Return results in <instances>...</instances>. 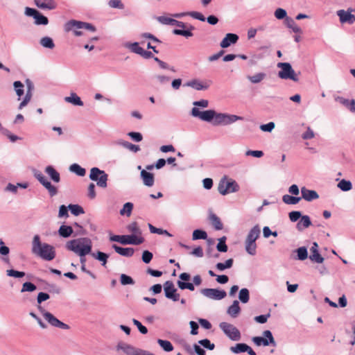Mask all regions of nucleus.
<instances>
[{
  "instance_id": "obj_57",
  "label": "nucleus",
  "mask_w": 355,
  "mask_h": 355,
  "mask_svg": "<svg viewBox=\"0 0 355 355\" xmlns=\"http://www.w3.org/2000/svg\"><path fill=\"white\" fill-rule=\"evenodd\" d=\"M225 186H226L229 193L236 192L239 190V186L235 180H231V181L225 180Z\"/></svg>"
},
{
  "instance_id": "obj_10",
  "label": "nucleus",
  "mask_w": 355,
  "mask_h": 355,
  "mask_svg": "<svg viewBox=\"0 0 355 355\" xmlns=\"http://www.w3.org/2000/svg\"><path fill=\"white\" fill-rule=\"evenodd\" d=\"M243 117L234 114L217 113L215 111V116L212 123L214 125H229L238 120H243Z\"/></svg>"
},
{
  "instance_id": "obj_60",
  "label": "nucleus",
  "mask_w": 355,
  "mask_h": 355,
  "mask_svg": "<svg viewBox=\"0 0 355 355\" xmlns=\"http://www.w3.org/2000/svg\"><path fill=\"white\" fill-rule=\"evenodd\" d=\"M6 275L15 278H22L26 275L23 271H18L14 269H9L6 270Z\"/></svg>"
},
{
  "instance_id": "obj_55",
  "label": "nucleus",
  "mask_w": 355,
  "mask_h": 355,
  "mask_svg": "<svg viewBox=\"0 0 355 355\" xmlns=\"http://www.w3.org/2000/svg\"><path fill=\"white\" fill-rule=\"evenodd\" d=\"M34 19L35 24L36 25H47L49 23L48 18L43 15L42 13H40L39 11L34 17Z\"/></svg>"
},
{
  "instance_id": "obj_9",
  "label": "nucleus",
  "mask_w": 355,
  "mask_h": 355,
  "mask_svg": "<svg viewBox=\"0 0 355 355\" xmlns=\"http://www.w3.org/2000/svg\"><path fill=\"white\" fill-rule=\"evenodd\" d=\"M219 327L223 331L224 334L231 340L239 341L241 340V332L233 324L226 322H222L219 324Z\"/></svg>"
},
{
  "instance_id": "obj_47",
  "label": "nucleus",
  "mask_w": 355,
  "mask_h": 355,
  "mask_svg": "<svg viewBox=\"0 0 355 355\" xmlns=\"http://www.w3.org/2000/svg\"><path fill=\"white\" fill-rule=\"evenodd\" d=\"M234 263L233 259H228L224 263H217L216 264V268L217 270L220 271H223L225 269H229L232 267Z\"/></svg>"
},
{
  "instance_id": "obj_36",
  "label": "nucleus",
  "mask_w": 355,
  "mask_h": 355,
  "mask_svg": "<svg viewBox=\"0 0 355 355\" xmlns=\"http://www.w3.org/2000/svg\"><path fill=\"white\" fill-rule=\"evenodd\" d=\"M73 232V228L70 225H62L58 230L59 235L63 238H69Z\"/></svg>"
},
{
  "instance_id": "obj_1",
  "label": "nucleus",
  "mask_w": 355,
  "mask_h": 355,
  "mask_svg": "<svg viewBox=\"0 0 355 355\" xmlns=\"http://www.w3.org/2000/svg\"><path fill=\"white\" fill-rule=\"evenodd\" d=\"M31 250L34 254L46 261H51L55 257L54 248L50 244L42 243L38 234L33 237Z\"/></svg>"
},
{
  "instance_id": "obj_43",
  "label": "nucleus",
  "mask_w": 355,
  "mask_h": 355,
  "mask_svg": "<svg viewBox=\"0 0 355 355\" xmlns=\"http://www.w3.org/2000/svg\"><path fill=\"white\" fill-rule=\"evenodd\" d=\"M301 199V197L293 196L288 194H285L282 196V201L286 205H296Z\"/></svg>"
},
{
  "instance_id": "obj_12",
  "label": "nucleus",
  "mask_w": 355,
  "mask_h": 355,
  "mask_svg": "<svg viewBox=\"0 0 355 355\" xmlns=\"http://www.w3.org/2000/svg\"><path fill=\"white\" fill-rule=\"evenodd\" d=\"M73 29H86L91 32L96 31V28L93 24L75 19H71L64 24V31L66 32L71 31Z\"/></svg>"
},
{
  "instance_id": "obj_35",
  "label": "nucleus",
  "mask_w": 355,
  "mask_h": 355,
  "mask_svg": "<svg viewBox=\"0 0 355 355\" xmlns=\"http://www.w3.org/2000/svg\"><path fill=\"white\" fill-rule=\"evenodd\" d=\"M195 28L192 25L189 26V28L187 30L182 28V29H174L173 31V33L176 35H181L184 36L187 38L192 37L193 35V33L191 32L193 30H194Z\"/></svg>"
},
{
  "instance_id": "obj_13",
  "label": "nucleus",
  "mask_w": 355,
  "mask_h": 355,
  "mask_svg": "<svg viewBox=\"0 0 355 355\" xmlns=\"http://www.w3.org/2000/svg\"><path fill=\"white\" fill-rule=\"evenodd\" d=\"M263 337L255 336L252 338V341L257 346L272 345L273 347H276L277 343L275 340L272 332L270 330H265L263 332Z\"/></svg>"
},
{
  "instance_id": "obj_20",
  "label": "nucleus",
  "mask_w": 355,
  "mask_h": 355,
  "mask_svg": "<svg viewBox=\"0 0 355 355\" xmlns=\"http://www.w3.org/2000/svg\"><path fill=\"white\" fill-rule=\"evenodd\" d=\"M139 348L123 342H119L116 345V350H121L127 355L137 354Z\"/></svg>"
},
{
  "instance_id": "obj_40",
  "label": "nucleus",
  "mask_w": 355,
  "mask_h": 355,
  "mask_svg": "<svg viewBox=\"0 0 355 355\" xmlns=\"http://www.w3.org/2000/svg\"><path fill=\"white\" fill-rule=\"evenodd\" d=\"M209 220L211 222V224L215 228V230H220L223 229V225L220 219L215 214H210Z\"/></svg>"
},
{
  "instance_id": "obj_6",
  "label": "nucleus",
  "mask_w": 355,
  "mask_h": 355,
  "mask_svg": "<svg viewBox=\"0 0 355 355\" xmlns=\"http://www.w3.org/2000/svg\"><path fill=\"white\" fill-rule=\"evenodd\" d=\"M89 178L92 181L96 182V185L101 188L105 189L107 187L108 175L98 167L90 169Z\"/></svg>"
},
{
  "instance_id": "obj_41",
  "label": "nucleus",
  "mask_w": 355,
  "mask_h": 355,
  "mask_svg": "<svg viewBox=\"0 0 355 355\" xmlns=\"http://www.w3.org/2000/svg\"><path fill=\"white\" fill-rule=\"evenodd\" d=\"M71 172L76 174L78 176L83 177L86 174L85 168H83L78 164H73L69 166Z\"/></svg>"
},
{
  "instance_id": "obj_42",
  "label": "nucleus",
  "mask_w": 355,
  "mask_h": 355,
  "mask_svg": "<svg viewBox=\"0 0 355 355\" xmlns=\"http://www.w3.org/2000/svg\"><path fill=\"white\" fill-rule=\"evenodd\" d=\"M248 345L243 343H236L234 346H232L230 348L231 352L235 354L245 353Z\"/></svg>"
},
{
  "instance_id": "obj_27",
  "label": "nucleus",
  "mask_w": 355,
  "mask_h": 355,
  "mask_svg": "<svg viewBox=\"0 0 355 355\" xmlns=\"http://www.w3.org/2000/svg\"><path fill=\"white\" fill-rule=\"evenodd\" d=\"M311 220L308 215H302L296 225L298 231H302L311 225Z\"/></svg>"
},
{
  "instance_id": "obj_64",
  "label": "nucleus",
  "mask_w": 355,
  "mask_h": 355,
  "mask_svg": "<svg viewBox=\"0 0 355 355\" xmlns=\"http://www.w3.org/2000/svg\"><path fill=\"white\" fill-rule=\"evenodd\" d=\"M302 212L300 211H292L289 212V214H288L289 219L293 223H295V222H297V220H299L300 219V218L302 217Z\"/></svg>"
},
{
  "instance_id": "obj_38",
  "label": "nucleus",
  "mask_w": 355,
  "mask_h": 355,
  "mask_svg": "<svg viewBox=\"0 0 355 355\" xmlns=\"http://www.w3.org/2000/svg\"><path fill=\"white\" fill-rule=\"evenodd\" d=\"M285 24L288 28L292 29V31L295 33H302V32L301 28H300L296 24L294 19L290 17L286 18Z\"/></svg>"
},
{
  "instance_id": "obj_52",
  "label": "nucleus",
  "mask_w": 355,
  "mask_h": 355,
  "mask_svg": "<svg viewBox=\"0 0 355 355\" xmlns=\"http://www.w3.org/2000/svg\"><path fill=\"white\" fill-rule=\"evenodd\" d=\"M133 203L128 202L123 205V208L120 210V214L122 216H130L132 214L133 209Z\"/></svg>"
},
{
  "instance_id": "obj_16",
  "label": "nucleus",
  "mask_w": 355,
  "mask_h": 355,
  "mask_svg": "<svg viewBox=\"0 0 355 355\" xmlns=\"http://www.w3.org/2000/svg\"><path fill=\"white\" fill-rule=\"evenodd\" d=\"M164 291L166 298L172 300L173 302L180 300V294L177 293V288H175L173 282L166 281L164 284Z\"/></svg>"
},
{
  "instance_id": "obj_32",
  "label": "nucleus",
  "mask_w": 355,
  "mask_h": 355,
  "mask_svg": "<svg viewBox=\"0 0 355 355\" xmlns=\"http://www.w3.org/2000/svg\"><path fill=\"white\" fill-rule=\"evenodd\" d=\"M241 311V308L239 306V302L238 300H234L231 306H230L227 309V313L232 318H236L239 313Z\"/></svg>"
},
{
  "instance_id": "obj_23",
  "label": "nucleus",
  "mask_w": 355,
  "mask_h": 355,
  "mask_svg": "<svg viewBox=\"0 0 355 355\" xmlns=\"http://www.w3.org/2000/svg\"><path fill=\"white\" fill-rule=\"evenodd\" d=\"M141 178L145 186L150 187L155 182L154 175L144 169L141 170L140 173Z\"/></svg>"
},
{
  "instance_id": "obj_28",
  "label": "nucleus",
  "mask_w": 355,
  "mask_h": 355,
  "mask_svg": "<svg viewBox=\"0 0 355 355\" xmlns=\"http://www.w3.org/2000/svg\"><path fill=\"white\" fill-rule=\"evenodd\" d=\"M35 5L42 9L53 10L56 7L53 0H35Z\"/></svg>"
},
{
  "instance_id": "obj_26",
  "label": "nucleus",
  "mask_w": 355,
  "mask_h": 355,
  "mask_svg": "<svg viewBox=\"0 0 355 355\" xmlns=\"http://www.w3.org/2000/svg\"><path fill=\"white\" fill-rule=\"evenodd\" d=\"M10 253V248L6 246L1 239H0V254L2 255L1 259V261L8 264H10V259L8 254Z\"/></svg>"
},
{
  "instance_id": "obj_53",
  "label": "nucleus",
  "mask_w": 355,
  "mask_h": 355,
  "mask_svg": "<svg viewBox=\"0 0 355 355\" xmlns=\"http://www.w3.org/2000/svg\"><path fill=\"white\" fill-rule=\"evenodd\" d=\"M226 236H223L218 239V243L216 245V249L220 252H226L228 250V247L226 244Z\"/></svg>"
},
{
  "instance_id": "obj_5",
  "label": "nucleus",
  "mask_w": 355,
  "mask_h": 355,
  "mask_svg": "<svg viewBox=\"0 0 355 355\" xmlns=\"http://www.w3.org/2000/svg\"><path fill=\"white\" fill-rule=\"evenodd\" d=\"M277 67L281 70L278 71V77L283 80H291L293 82H298V74L295 73L289 62H278Z\"/></svg>"
},
{
  "instance_id": "obj_29",
  "label": "nucleus",
  "mask_w": 355,
  "mask_h": 355,
  "mask_svg": "<svg viewBox=\"0 0 355 355\" xmlns=\"http://www.w3.org/2000/svg\"><path fill=\"white\" fill-rule=\"evenodd\" d=\"M89 254H90L95 259L100 261L103 267L105 266L107 262V259L109 258L108 254L101 251H96V252H93L92 251H91V253H89Z\"/></svg>"
},
{
  "instance_id": "obj_48",
  "label": "nucleus",
  "mask_w": 355,
  "mask_h": 355,
  "mask_svg": "<svg viewBox=\"0 0 355 355\" xmlns=\"http://www.w3.org/2000/svg\"><path fill=\"white\" fill-rule=\"evenodd\" d=\"M239 299L243 304L248 302L250 300L249 290L246 288H241L239 293Z\"/></svg>"
},
{
  "instance_id": "obj_18",
  "label": "nucleus",
  "mask_w": 355,
  "mask_h": 355,
  "mask_svg": "<svg viewBox=\"0 0 355 355\" xmlns=\"http://www.w3.org/2000/svg\"><path fill=\"white\" fill-rule=\"evenodd\" d=\"M311 254L309 259L311 261L318 263H322L324 261V258L321 256L318 250V245L314 242L310 249Z\"/></svg>"
},
{
  "instance_id": "obj_17",
  "label": "nucleus",
  "mask_w": 355,
  "mask_h": 355,
  "mask_svg": "<svg viewBox=\"0 0 355 355\" xmlns=\"http://www.w3.org/2000/svg\"><path fill=\"white\" fill-rule=\"evenodd\" d=\"M353 10L348 8L347 10H338L336 15L339 17L340 22L343 24H353V21H355V15L352 14Z\"/></svg>"
},
{
  "instance_id": "obj_54",
  "label": "nucleus",
  "mask_w": 355,
  "mask_h": 355,
  "mask_svg": "<svg viewBox=\"0 0 355 355\" xmlns=\"http://www.w3.org/2000/svg\"><path fill=\"white\" fill-rule=\"evenodd\" d=\"M68 207L71 213L76 216L85 213L83 208L79 205L70 204Z\"/></svg>"
},
{
  "instance_id": "obj_19",
  "label": "nucleus",
  "mask_w": 355,
  "mask_h": 355,
  "mask_svg": "<svg viewBox=\"0 0 355 355\" xmlns=\"http://www.w3.org/2000/svg\"><path fill=\"white\" fill-rule=\"evenodd\" d=\"M239 36L235 33H227L220 42V46L223 49L227 48L232 44H236L239 40Z\"/></svg>"
},
{
  "instance_id": "obj_33",
  "label": "nucleus",
  "mask_w": 355,
  "mask_h": 355,
  "mask_svg": "<svg viewBox=\"0 0 355 355\" xmlns=\"http://www.w3.org/2000/svg\"><path fill=\"white\" fill-rule=\"evenodd\" d=\"M64 101L77 106H83L84 105L81 98L74 92L71 93L69 96L65 97Z\"/></svg>"
},
{
  "instance_id": "obj_44",
  "label": "nucleus",
  "mask_w": 355,
  "mask_h": 355,
  "mask_svg": "<svg viewBox=\"0 0 355 355\" xmlns=\"http://www.w3.org/2000/svg\"><path fill=\"white\" fill-rule=\"evenodd\" d=\"M157 342L164 352H172L174 349L173 345L168 340L159 338L157 339Z\"/></svg>"
},
{
  "instance_id": "obj_61",
  "label": "nucleus",
  "mask_w": 355,
  "mask_h": 355,
  "mask_svg": "<svg viewBox=\"0 0 355 355\" xmlns=\"http://www.w3.org/2000/svg\"><path fill=\"white\" fill-rule=\"evenodd\" d=\"M37 289V286L32 282H26L23 284L21 289V293L33 292Z\"/></svg>"
},
{
  "instance_id": "obj_51",
  "label": "nucleus",
  "mask_w": 355,
  "mask_h": 355,
  "mask_svg": "<svg viewBox=\"0 0 355 355\" xmlns=\"http://www.w3.org/2000/svg\"><path fill=\"white\" fill-rule=\"evenodd\" d=\"M337 186L343 191H349L352 189V182L345 179L341 180Z\"/></svg>"
},
{
  "instance_id": "obj_11",
  "label": "nucleus",
  "mask_w": 355,
  "mask_h": 355,
  "mask_svg": "<svg viewBox=\"0 0 355 355\" xmlns=\"http://www.w3.org/2000/svg\"><path fill=\"white\" fill-rule=\"evenodd\" d=\"M40 313L43 315L44 319L54 327L60 328L61 329H69L70 327L67 324L58 320L52 313L46 311L40 304L37 306Z\"/></svg>"
},
{
  "instance_id": "obj_45",
  "label": "nucleus",
  "mask_w": 355,
  "mask_h": 355,
  "mask_svg": "<svg viewBox=\"0 0 355 355\" xmlns=\"http://www.w3.org/2000/svg\"><path fill=\"white\" fill-rule=\"evenodd\" d=\"M118 144L134 153H137L140 150V148L138 145L133 144L127 141L121 140L118 141Z\"/></svg>"
},
{
  "instance_id": "obj_21",
  "label": "nucleus",
  "mask_w": 355,
  "mask_h": 355,
  "mask_svg": "<svg viewBox=\"0 0 355 355\" xmlns=\"http://www.w3.org/2000/svg\"><path fill=\"white\" fill-rule=\"evenodd\" d=\"M157 20L163 24L176 26L181 28H186V24L184 22L170 17L160 16L157 17Z\"/></svg>"
},
{
  "instance_id": "obj_3",
  "label": "nucleus",
  "mask_w": 355,
  "mask_h": 355,
  "mask_svg": "<svg viewBox=\"0 0 355 355\" xmlns=\"http://www.w3.org/2000/svg\"><path fill=\"white\" fill-rule=\"evenodd\" d=\"M66 248L80 257H85L91 253L92 242L90 239L87 237L73 239L66 243Z\"/></svg>"
},
{
  "instance_id": "obj_14",
  "label": "nucleus",
  "mask_w": 355,
  "mask_h": 355,
  "mask_svg": "<svg viewBox=\"0 0 355 355\" xmlns=\"http://www.w3.org/2000/svg\"><path fill=\"white\" fill-rule=\"evenodd\" d=\"M191 114L194 117H198L200 120L206 122H212L215 116V110H207L200 111L198 107H194L191 109Z\"/></svg>"
},
{
  "instance_id": "obj_31",
  "label": "nucleus",
  "mask_w": 355,
  "mask_h": 355,
  "mask_svg": "<svg viewBox=\"0 0 355 355\" xmlns=\"http://www.w3.org/2000/svg\"><path fill=\"white\" fill-rule=\"evenodd\" d=\"M261 233L260 227L259 225H254L248 232L245 241H256L259 237Z\"/></svg>"
},
{
  "instance_id": "obj_34",
  "label": "nucleus",
  "mask_w": 355,
  "mask_h": 355,
  "mask_svg": "<svg viewBox=\"0 0 355 355\" xmlns=\"http://www.w3.org/2000/svg\"><path fill=\"white\" fill-rule=\"evenodd\" d=\"M343 105L347 107L352 112H355V100H349L343 97L338 96L336 98Z\"/></svg>"
},
{
  "instance_id": "obj_24",
  "label": "nucleus",
  "mask_w": 355,
  "mask_h": 355,
  "mask_svg": "<svg viewBox=\"0 0 355 355\" xmlns=\"http://www.w3.org/2000/svg\"><path fill=\"white\" fill-rule=\"evenodd\" d=\"M112 248L116 253L125 257H131L133 256L135 252V250L132 248H123L117 245L116 244H113Z\"/></svg>"
},
{
  "instance_id": "obj_22",
  "label": "nucleus",
  "mask_w": 355,
  "mask_h": 355,
  "mask_svg": "<svg viewBox=\"0 0 355 355\" xmlns=\"http://www.w3.org/2000/svg\"><path fill=\"white\" fill-rule=\"evenodd\" d=\"M301 198L308 202L319 198V195L315 191L308 189L305 187L301 188Z\"/></svg>"
},
{
  "instance_id": "obj_25",
  "label": "nucleus",
  "mask_w": 355,
  "mask_h": 355,
  "mask_svg": "<svg viewBox=\"0 0 355 355\" xmlns=\"http://www.w3.org/2000/svg\"><path fill=\"white\" fill-rule=\"evenodd\" d=\"M184 87H190L196 90H205L209 87L208 84H203L198 79H193L184 84Z\"/></svg>"
},
{
  "instance_id": "obj_37",
  "label": "nucleus",
  "mask_w": 355,
  "mask_h": 355,
  "mask_svg": "<svg viewBox=\"0 0 355 355\" xmlns=\"http://www.w3.org/2000/svg\"><path fill=\"white\" fill-rule=\"evenodd\" d=\"M294 252L297 254L296 257L294 258L295 260L304 261L308 257V250L304 246L298 248L294 250Z\"/></svg>"
},
{
  "instance_id": "obj_7",
  "label": "nucleus",
  "mask_w": 355,
  "mask_h": 355,
  "mask_svg": "<svg viewBox=\"0 0 355 355\" xmlns=\"http://www.w3.org/2000/svg\"><path fill=\"white\" fill-rule=\"evenodd\" d=\"M110 241L118 242L122 245H138L144 242V238L135 235H112L110 236Z\"/></svg>"
},
{
  "instance_id": "obj_2",
  "label": "nucleus",
  "mask_w": 355,
  "mask_h": 355,
  "mask_svg": "<svg viewBox=\"0 0 355 355\" xmlns=\"http://www.w3.org/2000/svg\"><path fill=\"white\" fill-rule=\"evenodd\" d=\"M66 248L80 257H85L91 253L92 242L90 239L87 237L73 239L66 243Z\"/></svg>"
},
{
  "instance_id": "obj_4",
  "label": "nucleus",
  "mask_w": 355,
  "mask_h": 355,
  "mask_svg": "<svg viewBox=\"0 0 355 355\" xmlns=\"http://www.w3.org/2000/svg\"><path fill=\"white\" fill-rule=\"evenodd\" d=\"M179 279L177 282V284L181 290L188 289L191 291H193L195 290L196 286H199L202 284V278L200 275H196L193 278V283L188 282V281L191 279V275L187 272H182L179 275Z\"/></svg>"
},
{
  "instance_id": "obj_49",
  "label": "nucleus",
  "mask_w": 355,
  "mask_h": 355,
  "mask_svg": "<svg viewBox=\"0 0 355 355\" xmlns=\"http://www.w3.org/2000/svg\"><path fill=\"white\" fill-rule=\"evenodd\" d=\"M192 239L193 240L207 239V233L205 230H202L200 229H196L193 232Z\"/></svg>"
},
{
  "instance_id": "obj_39",
  "label": "nucleus",
  "mask_w": 355,
  "mask_h": 355,
  "mask_svg": "<svg viewBox=\"0 0 355 355\" xmlns=\"http://www.w3.org/2000/svg\"><path fill=\"white\" fill-rule=\"evenodd\" d=\"M127 230L128 232H131V235H135L137 236H142V231L139 228L138 223L137 222H132L128 225Z\"/></svg>"
},
{
  "instance_id": "obj_46",
  "label": "nucleus",
  "mask_w": 355,
  "mask_h": 355,
  "mask_svg": "<svg viewBox=\"0 0 355 355\" xmlns=\"http://www.w3.org/2000/svg\"><path fill=\"white\" fill-rule=\"evenodd\" d=\"M245 248L246 252L250 255H255L257 253L256 241H245Z\"/></svg>"
},
{
  "instance_id": "obj_8",
  "label": "nucleus",
  "mask_w": 355,
  "mask_h": 355,
  "mask_svg": "<svg viewBox=\"0 0 355 355\" xmlns=\"http://www.w3.org/2000/svg\"><path fill=\"white\" fill-rule=\"evenodd\" d=\"M33 176L48 191L49 194L51 197H53L58 194V188L55 186L53 185L40 171L35 168L33 170Z\"/></svg>"
},
{
  "instance_id": "obj_63",
  "label": "nucleus",
  "mask_w": 355,
  "mask_h": 355,
  "mask_svg": "<svg viewBox=\"0 0 355 355\" xmlns=\"http://www.w3.org/2000/svg\"><path fill=\"white\" fill-rule=\"evenodd\" d=\"M226 179H227L226 176L223 177L220 180V181L218 184V192L223 196H225L229 193V191L225 186V180Z\"/></svg>"
},
{
  "instance_id": "obj_62",
  "label": "nucleus",
  "mask_w": 355,
  "mask_h": 355,
  "mask_svg": "<svg viewBox=\"0 0 355 355\" xmlns=\"http://www.w3.org/2000/svg\"><path fill=\"white\" fill-rule=\"evenodd\" d=\"M120 282L122 285H133L135 284L134 279L129 275L121 274L120 276Z\"/></svg>"
},
{
  "instance_id": "obj_56",
  "label": "nucleus",
  "mask_w": 355,
  "mask_h": 355,
  "mask_svg": "<svg viewBox=\"0 0 355 355\" xmlns=\"http://www.w3.org/2000/svg\"><path fill=\"white\" fill-rule=\"evenodd\" d=\"M266 77V73H257L253 76H248V80L252 83H259L260 82H261Z\"/></svg>"
},
{
  "instance_id": "obj_30",
  "label": "nucleus",
  "mask_w": 355,
  "mask_h": 355,
  "mask_svg": "<svg viewBox=\"0 0 355 355\" xmlns=\"http://www.w3.org/2000/svg\"><path fill=\"white\" fill-rule=\"evenodd\" d=\"M45 173L49 175L51 180L54 182H59L60 181V175L53 166H47L44 170Z\"/></svg>"
},
{
  "instance_id": "obj_58",
  "label": "nucleus",
  "mask_w": 355,
  "mask_h": 355,
  "mask_svg": "<svg viewBox=\"0 0 355 355\" xmlns=\"http://www.w3.org/2000/svg\"><path fill=\"white\" fill-rule=\"evenodd\" d=\"M127 47H128L132 52H133L136 54H138L139 55H141L142 51L144 49L143 48H141L139 46V43L137 42L128 44Z\"/></svg>"
},
{
  "instance_id": "obj_59",
  "label": "nucleus",
  "mask_w": 355,
  "mask_h": 355,
  "mask_svg": "<svg viewBox=\"0 0 355 355\" xmlns=\"http://www.w3.org/2000/svg\"><path fill=\"white\" fill-rule=\"evenodd\" d=\"M13 86H14L15 90L16 92V94L19 96V98L24 94V85L21 81L16 80L14 82Z\"/></svg>"
},
{
  "instance_id": "obj_50",
  "label": "nucleus",
  "mask_w": 355,
  "mask_h": 355,
  "mask_svg": "<svg viewBox=\"0 0 355 355\" xmlns=\"http://www.w3.org/2000/svg\"><path fill=\"white\" fill-rule=\"evenodd\" d=\"M40 43L43 47L49 49H52L55 47V44L53 42V39L48 36L42 37L40 40Z\"/></svg>"
},
{
  "instance_id": "obj_15",
  "label": "nucleus",
  "mask_w": 355,
  "mask_h": 355,
  "mask_svg": "<svg viewBox=\"0 0 355 355\" xmlns=\"http://www.w3.org/2000/svg\"><path fill=\"white\" fill-rule=\"evenodd\" d=\"M200 293L206 297L214 300H220L227 295V293L224 290L218 288H202Z\"/></svg>"
}]
</instances>
